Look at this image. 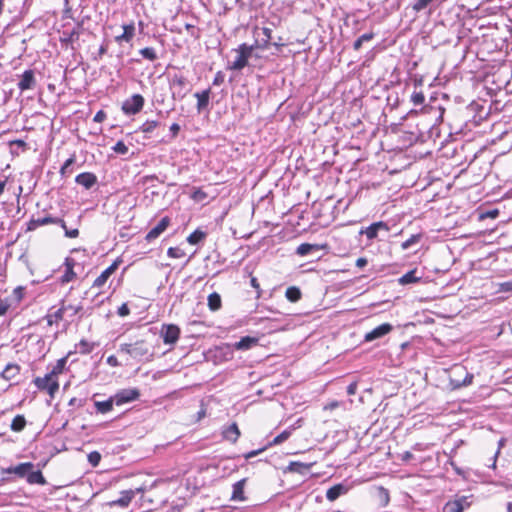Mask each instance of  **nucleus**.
Listing matches in <instances>:
<instances>
[{
	"label": "nucleus",
	"instance_id": "nucleus-33",
	"mask_svg": "<svg viewBox=\"0 0 512 512\" xmlns=\"http://www.w3.org/2000/svg\"><path fill=\"white\" fill-rule=\"evenodd\" d=\"M26 426V419L23 415H17L13 418L10 428L14 432H21Z\"/></svg>",
	"mask_w": 512,
	"mask_h": 512
},
{
	"label": "nucleus",
	"instance_id": "nucleus-64",
	"mask_svg": "<svg viewBox=\"0 0 512 512\" xmlns=\"http://www.w3.org/2000/svg\"><path fill=\"white\" fill-rule=\"evenodd\" d=\"M170 131H171V133H172V136H173V137H176V136H177V134H178V133H179V131H180V126H179V124H177V123H173V124L170 126Z\"/></svg>",
	"mask_w": 512,
	"mask_h": 512
},
{
	"label": "nucleus",
	"instance_id": "nucleus-22",
	"mask_svg": "<svg viewBox=\"0 0 512 512\" xmlns=\"http://www.w3.org/2000/svg\"><path fill=\"white\" fill-rule=\"evenodd\" d=\"M421 279V277L416 275V270H411L404 274L403 276L399 277L396 282L401 285H408L418 282ZM390 284H395L394 280L389 281Z\"/></svg>",
	"mask_w": 512,
	"mask_h": 512
},
{
	"label": "nucleus",
	"instance_id": "nucleus-57",
	"mask_svg": "<svg viewBox=\"0 0 512 512\" xmlns=\"http://www.w3.org/2000/svg\"><path fill=\"white\" fill-rule=\"evenodd\" d=\"M499 291L509 292L512 291V281H507L499 284Z\"/></svg>",
	"mask_w": 512,
	"mask_h": 512
},
{
	"label": "nucleus",
	"instance_id": "nucleus-31",
	"mask_svg": "<svg viewBox=\"0 0 512 512\" xmlns=\"http://www.w3.org/2000/svg\"><path fill=\"white\" fill-rule=\"evenodd\" d=\"M27 482L29 484H40L44 485L46 483V480L44 476L42 475L40 470L37 471H30L27 475Z\"/></svg>",
	"mask_w": 512,
	"mask_h": 512
},
{
	"label": "nucleus",
	"instance_id": "nucleus-9",
	"mask_svg": "<svg viewBox=\"0 0 512 512\" xmlns=\"http://www.w3.org/2000/svg\"><path fill=\"white\" fill-rule=\"evenodd\" d=\"M471 502L469 497L462 496L453 501H449L444 506V512H463L466 508L470 507Z\"/></svg>",
	"mask_w": 512,
	"mask_h": 512
},
{
	"label": "nucleus",
	"instance_id": "nucleus-21",
	"mask_svg": "<svg viewBox=\"0 0 512 512\" xmlns=\"http://www.w3.org/2000/svg\"><path fill=\"white\" fill-rule=\"evenodd\" d=\"M258 344V338L245 336L242 337L238 342H236L233 346L236 350H249L255 345Z\"/></svg>",
	"mask_w": 512,
	"mask_h": 512
},
{
	"label": "nucleus",
	"instance_id": "nucleus-14",
	"mask_svg": "<svg viewBox=\"0 0 512 512\" xmlns=\"http://www.w3.org/2000/svg\"><path fill=\"white\" fill-rule=\"evenodd\" d=\"M350 490V485L346 483H339L332 487H330L326 492V498L333 502L338 499L340 496L345 495Z\"/></svg>",
	"mask_w": 512,
	"mask_h": 512
},
{
	"label": "nucleus",
	"instance_id": "nucleus-16",
	"mask_svg": "<svg viewBox=\"0 0 512 512\" xmlns=\"http://www.w3.org/2000/svg\"><path fill=\"white\" fill-rule=\"evenodd\" d=\"M75 181L77 184L83 186L85 189H90L97 183V177L90 172H84L76 176Z\"/></svg>",
	"mask_w": 512,
	"mask_h": 512
},
{
	"label": "nucleus",
	"instance_id": "nucleus-38",
	"mask_svg": "<svg viewBox=\"0 0 512 512\" xmlns=\"http://www.w3.org/2000/svg\"><path fill=\"white\" fill-rule=\"evenodd\" d=\"M139 54L146 60L155 61L158 59L156 50L153 47H145L139 50Z\"/></svg>",
	"mask_w": 512,
	"mask_h": 512
},
{
	"label": "nucleus",
	"instance_id": "nucleus-8",
	"mask_svg": "<svg viewBox=\"0 0 512 512\" xmlns=\"http://www.w3.org/2000/svg\"><path fill=\"white\" fill-rule=\"evenodd\" d=\"M48 224H59L63 229H66V223L63 219L55 218L52 216H45L37 219H32L29 222L28 229L34 230L40 226L48 225Z\"/></svg>",
	"mask_w": 512,
	"mask_h": 512
},
{
	"label": "nucleus",
	"instance_id": "nucleus-50",
	"mask_svg": "<svg viewBox=\"0 0 512 512\" xmlns=\"http://www.w3.org/2000/svg\"><path fill=\"white\" fill-rule=\"evenodd\" d=\"M112 150L118 154H126L128 152V147L123 141H118L113 147Z\"/></svg>",
	"mask_w": 512,
	"mask_h": 512
},
{
	"label": "nucleus",
	"instance_id": "nucleus-18",
	"mask_svg": "<svg viewBox=\"0 0 512 512\" xmlns=\"http://www.w3.org/2000/svg\"><path fill=\"white\" fill-rule=\"evenodd\" d=\"M66 270L65 273L61 277L62 283L71 282L76 278V273L74 272L75 260L72 258H66L65 260Z\"/></svg>",
	"mask_w": 512,
	"mask_h": 512
},
{
	"label": "nucleus",
	"instance_id": "nucleus-6",
	"mask_svg": "<svg viewBox=\"0 0 512 512\" xmlns=\"http://www.w3.org/2000/svg\"><path fill=\"white\" fill-rule=\"evenodd\" d=\"M140 392L136 388L122 389L118 391L114 396V402L117 406L123 405L135 401L139 398Z\"/></svg>",
	"mask_w": 512,
	"mask_h": 512
},
{
	"label": "nucleus",
	"instance_id": "nucleus-35",
	"mask_svg": "<svg viewBox=\"0 0 512 512\" xmlns=\"http://www.w3.org/2000/svg\"><path fill=\"white\" fill-rule=\"evenodd\" d=\"M63 38H61V41L65 44H72L75 41L79 39L80 36V30L78 28H74L71 32L64 31L63 32Z\"/></svg>",
	"mask_w": 512,
	"mask_h": 512
},
{
	"label": "nucleus",
	"instance_id": "nucleus-61",
	"mask_svg": "<svg viewBox=\"0 0 512 512\" xmlns=\"http://www.w3.org/2000/svg\"><path fill=\"white\" fill-rule=\"evenodd\" d=\"M106 362L111 367H118V366H120V363H119L118 359L114 355H110L107 358Z\"/></svg>",
	"mask_w": 512,
	"mask_h": 512
},
{
	"label": "nucleus",
	"instance_id": "nucleus-1",
	"mask_svg": "<svg viewBox=\"0 0 512 512\" xmlns=\"http://www.w3.org/2000/svg\"><path fill=\"white\" fill-rule=\"evenodd\" d=\"M119 352L126 353L137 360H149L153 356L151 348L145 340H137L133 343H122L119 346Z\"/></svg>",
	"mask_w": 512,
	"mask_h": 512
},
{
	"label": "nucleus",
	"instance_id": "nucleus-13",
	"mask_svg": "<svg viewBox=\"0 0 512 512\" xmlns=\"http://www.w3.org/2000/svg\"><path fill=\"white\" fill-rule=\"evenodd\" d=\"M123 32L120 35L115 36L114 40L116 43L121 44L123 42L129 43L135 36V23L132 21L128 24L122 25Z\"/></svg>",
	"mask_w": 512,
	"mask_h": 512
},
{
	"label": "nucleus",
	"instance_id": "nucleus-20",
	"mask_svg": "<svg viewBox=\"0 0 512 512\" xmlns=\"http://www.w3.org/2000/svg\"><path fill=\"white\" fill-rule=\"evenodd\" d=\"M380 230H384V222L383 221H378V222L372 223L366 229L361 230L360 234L366 235L368 240H372L377 237L378 232Z\"/></svg>",
	"mask_w": 512,
	"mask_h": 512
},
{
	"label": "nucleus",
	"instance_id": "nucleus-25",
	"mask_svg": "<svg viewBox=\"0 0 512 512\" xmlns=\"http://www.w3.org/2000/svg\"><path fill=\"white\" fill-rule=\"evenodd\" d=\"M323 248H326V245L302 243L297 247L296 253L300 256H306L311 251H319Z\"/></svg>",
	"mask_w": 512,
	"mask_h": 512
},
{
	"label": "nucleus",
	"instance_id": "nucleus-63",
	"mask_svg": "<svg viewBox=\"0 0 512 512\" xmlns=\"http://www.w3.org/2000/svg\"><path fill=\"white\" fill-rule=\"evenodd\" d=\"M271 45L276 47L278 51L285 45L282 37H278L277 41L271 42Z\"/></svg>",
	"mask_w": 512,
	"mask_h": 512
},
{
	"label": "nucleus",
	"instance_id": "nucleus-42",
	"mask_svg": "<svg viewBox=\"0 0 512 512\" xmlns=\"http://www.w3.org/2000/svg\"><path fill=\"white\" fill-rule=\"evenodd\" d=\"M421 236L419 234L411 235L410 238L402 242L401 247L403 250L409 249L413 245L419 242Z\"/></svg>",
	"mask_w": 512,
	"mask_h": 512
},
{
	"label": "nucleus",
	"instance_id": "nucleus-49",
	"mask_svg": "<svg viewBox=\"0 0 512 512\" xmlns=\"http://www.w3.org/2000/svg\"><path fill=\"white\" fill-rule=\"evenodd\" d=\"M432 1L433 0H416L415 3L413 4V9L416 12L422 11L425 8H427Z\"/></svg>",
	"mask_w": 512,
	"mask_h": 512
},
{
	"label": "nucleus",
	"instance_id": "nucleus-52",
	"mask_svg": "<svg viewBox=\"0 0 512 512\" xmlns=\"http://www.w3.org/2000/svg\"><path fill=\"white\" fill-rule=\"evenodd\" d=\"M101 456L98 452H91L88 455V460L92 466H97L100 462Z\"/></svg>",
	"mask_w": 512,
	"mask_h": 512
},
{
	"label": "nucleus",
	"instance_id": "nucleus-40",
	"mask_svg": "<svg viewBox=\"0 0 512 512\" xmlns=\"http://www.w3.org/2000/svg\"><path fill=\"white\" fill-rule=\"evenodd\" d=\"M70 354H71V352H69L66 357L59 359L57 361L56 365L53 367L52 371L50 372L51 375H53L56 379H57V375L63 372L66 362H67V357Z\"/></svg>",
	"mask_w": 512,
	"mask_h": 512
},
{
	"label": "nucleus",
	"instance_id": "nucleus-34",
	"mask_svg": "<svg viewBox=\"0 0 512 512\" xmlns=\"http://www.w3.org/2000/svg\"><path fill=\"white\" fill-rule=\"evenodd\" d=\"M66 313V307L64 304L57 309L54 313L48 315V324L52 325L53 323H58L63 320L64 314Z\"/></svg>",
	"mask_w": 512,
	"mask_h": 512
},
{
	"label": "nucleus",
	"instance_id": "nucleus-17",
	"mask_svg": "<svg viewBox=\"0 0 512 512\" xmlns=\"http://www.w3.org/2000/svg\"><path fill=\"white\" fill-rule=\"evenodd\" d=\"M312 465H313L312 463H302V462H298V461H292L289 463V465L285 469V472L298 473L301 475H305L309 472Z\"/></svg>",
	"mask_w": 512,
	"mask_h": 512
},
{
	"label": "nucleus",
	"instance_id": "nucleus-29",
	"mask_svg": "<svg viewBox=\"0 0 512 512\" xmlns=\"http://www.w3.org/2000/svg\"><path fill=\"white\" fill-rule=\"evenodd\" d=\"M113 404H115L113 397H110L106 401H96L95 407L97 412L105 414L112 410Z\"/></svg>",
	"mask_w": 512,
	"mask_h": 512
},
{
	"label": "nucleus",
	"instance_id": "nucleus-36",
	"mask_svg": "<svg viewBox=\"0 0 512 512\" xmlns=\"http://www.w3.org/2000/svg\"><path fill=\"white\" fill-rule=\"evenodd\" d=\"M285 296L290 302H297L301 299V291L298 287L291 286L286 289Z\"/></svg>",
	"mask_w": 512,
	"mask_h": 512
},
{
	"label": "nucleus",
	"instance_id": "nucleus-46",
	"mask_svg": "<svg viewBox=\"0 0 512 512\" xmlns=\"http://www.w3.org/2000/svg\"><path fill=\"white\" fill-rule=\"evenodd\" d=\"M291 435V432L289 430H285L282 433H280L278 436H276L273 441L271 442V445H278L286 441Z\"/></svg>",
	"mask_w": 512,
	"mask_h": 512
},
{
	"label": "nucleus",
	"instance_id": "nucleus-51",
	"mask_svg": "<svg viewBox=\"0 0 512 512\" xmlns=\"http://www.w3.org/2000/svg\"><path fill=\"white\" fill-rule=\"evenodd\" d=\"M411 98L415 105H421L425 101V96L422 92H414Z\"/></svg>",
	"mask_w": 512,
	"mask_h": 512
},
{
	"label": "nucleus",
	"instance_id": "nucleus-60",
	"mask_svg": "<svg viewBox=\"0 0 512 512\" xmlns=\"http://www.w3.org/2000/svg\"><path fill=\"white\" fill-rule=\"evenodd\" d=\"M64 231H65V236L68 237V238H76L79 235V230L78 229H71V230H69L66 227V229H64Z\"/></svg>",
	"mask_w": 512,
	"mask_h": 512
},
{
	"label": "nucleus",
	"instance_id": "nucleus-27",
	"mask_svg": "<svg viewBox=\"0 0 512 512\" xmlns=\"http://www.w3.org/2000/svg\"><path fill=\"white\" fill-rule=\"evenodd\" d=\"M134 491L126 490L121 493V497L111 502V505H117L120 507H127L134 497Z\"/></svg>",
	"mask_w": 512,
	"mask_h": 512
},
{
	"label": "nucleus",
	"instance_id": "nucleus-12",
	"mask_svg": "<svg viewBox=\"0 0 512 512\" xmlns=\"http://www.w3.org/2000/svg\"><path fill=\"white\" fill-rule=\"evenodd\" d=\"M20 91L34 89L36 86V79L33 70H25L21 75V79L17 84Z\"/></svg>",
	"mask_w": 512,
	"mask_h": 512
},
{
	"label": "nucleus",
	"instance_id": "nucleus-19",
	"mask_svg": "<svg viewBox=\"0 0 512 512\" xmlns=\"http://www.w3.org/2000/svg\"><path fill=\"white\" fill-rule=\"evenodd\" d=\"M20 374V366L15 363H9L1 372V377L6 381L14 380Z\"/></svg>",
	"mask_w": 512,
	"mask_h": 512
},
{
	"label": "nucleus",
	"instance_id": "nucleus-41",
	"mask_svg": "<svg viewBox=\"0 0 512 512\" xmlns=\"http://www.w3.org/2000/svg\"><path fill=\"white\" fill-rule=\"evenodd\" d=\"M159 125L157 120H147L142 124L139 130L143 133H151L155 130V128Z\"/></svg>",
	"mask_w": 512,
	"mask_h": 512
},
{
	"label": "nucleus",
	"instance_id": "nucleus-56",
	"mask_svg": "<svg viewBox=\"0 0 512 512\" xmlns=\"http://www.w3.org/2000/svg\"><path fill=\"white\" fill-rule=\"evenodd\" d=\"M250 283H251V286H252L253 288H255V289H256V291H257V296H256V298H260V297H261V292H262V290H261V288H260V284H259V282H258L257 278L252 277V278H251Z\"/></svg>",
	"mask_w": 512,
	"mask_h": 512
},
{
	"label": "nucleus",
	"instance_id": "nucleus-55",
	"mask_svg": "<svg viewBox=\"0 0 512 512\" xmlns=\"http://www.w3.org/2000/svg\"><path fill=\"white\" fill-rule=\"evenodd\" d=\"M118 315L121 316V317H125L127 315H129L130 313V309L128 307V305L126 303H123L119 308H118V311H117Z\"/></svg>",
	"mask_w": 512,
	"mask_h": 512
},
{
	"label": "nucleus",
	"instance_id": "nucleus-30",
	"mask_svg": "<svg viewBox=\"0 0 512 512\" xmlns=\"http://www.w3.org/2000/svg\"><path fill=\"white\" fill-rule=\"evenodd\" d=\"M95 346V343L83 339L78 344H76V352L82 355H86L91 353L94 350Z\"/></svg>",
	"mask_w": 512,
	"mask_h": 512
},
{
	"label": "nucleus",
	"instance_id": "nucleus-58",
	"mask_svg": "<svg viewBox=\"0 0 512 512\" xmlns=\"http://www.w3.org/2000/svg\"><path fill=\"white\" fill-rule=\"evenodd\" d=\"M185 29H186L187 32L190 33V35L192 37H194V38H198L199 37V33L196 31L194 25L187 23V24H185Z\"/></svg>",
	"mask_w": 512,
	"mask_h": 512
},
{
	"label": "nucleus",
	"instance_id": "nucleus-43",
	"mask_svg": "<svg viewBox=\"0 0 512 512\" xmlns=\"http://www.w3.org/2000/svg\"><path fill=\"white\" fill-rule=\"evenodd\" d=\"M259 31H261L263 38L270 40V41L272 40V38H273L272 37V29L270 27H262V28L256 27L255 34L257 37H260Z\"/></svg>",
	"mask_w": 512,
	"mask_h": 512
},
{
	"label": "nucleus",
	"instance_id": "nucleus-39",
	"mask_svg": "<svg viewBox=\"0 0 512 512\" xmlns=\"http://www.w3.org/2000/svg\"><path fill=\"white\" fill-rule=\"evenodd\" d=\"M384 335V324L379 325L374 330L368 332L364 339L366 342H370L376 338H379Z\"/></svg>",
	"mask_w": 512,
	"mask_h": 512
},
{
	"label": "nucleus",
	"instance_id": "nucleus-26",
	"mask_svg": "<svg viewBox=\"0 0 512 512\" xmlns=\"http://www.w3.org/2000/svg\"><path fill=\"white\" fill-rule=\"evenodd\" d=\"M223 436L226 440L235 443L240 436V431L237 424L232 423L229 427H227L223 432Z\"/></svg>",
	"mask_w": 512,
	"mask_h": 512
},
{
	"label": "nucleus",
	"instance_id": "nucleus-37",
	"mask_svg": "<svg viewBox=\"0 0 512 512\" xmlns=\"http://www.w3.org/2000/svg\"><path fill=\"white\" fill-rule=\"evenodd\" d=\"M206 238V233L197 229L187 237V242L196 245Z\"/></svg>",
	"mask_w": 512,
	"mask_h": 512
},
{
	"label": "nucleus",
	"instance_id": "nucleus-59",
	"mask_svg": "<svg viewBox=\"0 0 512 512\" xmlns=\"http://www.w3.org/2000/svg\"><path fill=\"white\" fill-rule=\"evenodd\" d=\"M108 51V44L107 43H103L99 50H98V54L97 56L95 57V59H101L103 55H105Z\"/></svg>",
	"mask_w": 512,
	"mask_h": 512
},
{
	"label": "nucleus",
	"instance_id": "nucleus-32",
	"mask_svg": "<svg viewBox=\"0 0 512 512\" xmlns=\"http://www.w3.org/2000/svg\"><path fill=\"white\" fill-rule=\"evenodd\" d=\"M221 296L213 292L208 296V307L211 311H217L221 308Z\"/></svg>",
	"mask_w": 512,
	"mask_h": 512
},
{
	"label": "nucleus",
	"instance_id": "nucleus-47",
	"mask_svg": "<svg viewBox=\"0 0 512 512\" xmlns=\"http://www.w3.org/2000/svg\"><path fill=\"white\" fill-rule=\"evenodd\" d=\"M270 45H271V41L270 40H267L265 38L259 39V37H257V39L255 40V43L252 46H254V50L256 48H259V49H262V50H266V49L269 48Z\"/></svg>",
	"mask_w": 512,
	"mask_h": 512
},
{
	"label": "nucleus",
	"instance_id": "nucleus-10",
	"mask_svg": "<svg viewBox=\"0 0 512 512\" xmlns=\"http://www.w3.org/2000/svg\"><path fill=\"white\" fill-rule=\"evenodd\" d=\"M120 264V260H115L109 267H107L93 282L92 287L94 288H102L110 276L117 270Z\"/></svg>",
	"mask_w": 512,
	"mask_h": 512
},
{
	"label": "nucleus",
	"instance_id": "nucleus-5",
	"mask_svg": "<svg viewBox=\"0 0 512 512\" xmlns=\"http://www.w3.org/2000/svg\"><path fill=\"white\" fill-rule=\"evenodd\" d=\"M144 102L142 95L134 94L123 102L122 111L126 115H135L143 109Z\"/></svg>",
	"mask_w": 512,
	"mask_h": 512
},
{
	"label": "nucleus",
	"instance_id": "nucleus-11",
	"mask_svg": "<svg viewBox=\"0 0 512 512\" xmlns=\"http://www.w3.org/2000/svg\"><path fill=\"white\" fill-rule=\"evenodd\" d=\"M34 465L31 462L20 463L14 467H8L2 469V474H15L21 478L26 477L28 473L33 469Z\"/></svg>",
	"mask_w": 512,
	"mask_h": 512
},
{
	"label": "nucleus",
	"instance_id": "nucleus-3",
	"mask_svg": "<svg viewBox=\"0 0 512 512\" xmlns=\"http://www.w3.org/2000/svg\"><path fill=\"white\" fill-rule=\"evenodd\" d=\"M235 51L237 53V56L235 60L232 62V64L229 66V69L240 71L248 65L249 58L253 56L254 46H250L246 43H243L239 45Z\"/></svg>",
	"mask_w": 512,
	"mask_h": 512
},
{
	"label": "nucleus",
	"instance_id": "nucleus-23",
	"mask_svg": "<svg viewBox=\"0 0 512 512\" xmlns=\"http://www.w3.org/2000/svg\"><path fill=\"white\" fill-rule=\"evenodd\" d=\"M245 484H246V479L244 478V479L237 481L233 485V492H232V496H231L232 500H235V501L245 500V497H244Z\"/></svg>",
	"mask_w": 512,
	"mask_h": 512
},
{
	"label": "nucleus",
	"instance_id": "nucleus-28",
	"mask_svg": "<svg viewBox=\"0 0 512 512\" xmlns=\"http://www.w3.org/2000/svg\"><path fill=\"white\" fill-rule=\"evenodd\" d=\"M172 86L173 87H178L179 90L177 91V94L180 98H183L185 95H186V91H183V88L186 86L187 84V79L182 76V75H175L173 78H172Z\"/></svg>",
	"mask_w": 512,
	"mask_h": 512
},
{
	"label": "nucleus",
	"instance_id": "nucleus-7",
	"mask_svg": "<svg viewBox=\"0 0 512 512\" xmlns=\"http://www.w3.org/2000/svg\"><path fill=\"white\" fill-rule=\"evenodd\" d=\"M161 336L165 344H175L180 336V329L174 324L163 325Z\"/></svg>",
	"mask_w": 512,
	"mask_h": 512
},
{
	"label": "nucleus",
	"instance_id": "nucleus-48",
	"mask_svg": "<svg viewBox=\"0 0 512 512\" xmlns=\"http://www.w3.org/2000/svg\"><path fill=\"white\" fill-rule=\"evenodd\" d=\"M191 198L195 201L201 202L207 198V193L200 188H195Z\"/></svg>",
	"mask_w": 512,
	"mask_h": 512
},
{
	"label": "nucleus",
	"instance_id": "nucleus-44",
	"mask_svg": "<svg viewBox=\"0 0 512 512\" xmlns=\"http://www.w3.org/2000/svg\"><path fill=\"white\" fill-rule=\"evenodd\" d=\"M75 163V155H72L70 158H68L63 166L60 169V173L62 176H65L66 174H69L71 171L69 170L70 166H72Z\"/></svg>",
	"mask_w": 512,
	"mask_h": 512
},
{
	"label": "nucleus",
	"instance_id": "nucleus-15",
	"mask_svg": "<svg viewBox=\"0 0 512 512\" xmlns=\"http://www.w3.org/2000/svg\"><path fill=\"white\" fill-rule=\"evenodd\" d=\"M170 223V219L168 217H163L159 223L154 227L152 228L146 235V240L148 242H151L153 240H155L156 238H158L168 227Z\"/></svg>",
	"mask_w": 512,
	"mask_h": 512
},
{
	"label": "nucleus",
	"instance_id": "nucleus-2",
	"mask_svg": "<svg viewBox=\"0 0 512 512\" xmlns=\"http://www.w3.org/2000/svg\"><path fill=\"white\" fill-rule=\"evenodd\" d=\"M473 374L469 373L462 365H455L450 371V385L452 389H459L472 384Z\"/></svg>",
	"mask_w": 512,
	"mask_h": 512
},
{
	"label": "nucleus",
	"instance_id": "nucleus-62",
	"mask_svg": "<svg viewBox=\"0 0 512 512\" xmlns=\"http://www.w3.org/2000/svg\"><path fill=\"white\" fill-rule=\"evenodd\" d=\"M105 119H106V113H105L104 111L100 110V111H98V112L95 114V116H94V119H93V120H94L95 122L100 123V122H103Z\"/></svg>",
	"mask_w": 512,
	"mask_h": 512
},
{
	"label": "nucleus",
	"instance_id": "nucleus-54",
	"mask_svg": "<svg viewBox=\"0 0 512 512\" xmlns=\"http://www.w3.org/2000/svg\"><path fill=\"white\" fill-rule=\"evenodd\" d=\"M65 307H66V312H69L70 317L75 316L82 308L81 306H73V305H65Z\"/></svg>",
	"mask_w": 512,
	"mask_h": 512
},
{
	"label": "nucleus",
	"instance_id": "nucleus-24",
	"mask_svg": "<svg viewBox=\"0 0 512 512\" xmlns=\"http://www.w3.org/2000/svg\"><path fill=\"white\" fill-rule=\"evenodd\" d=\"M195 97L197 98V110L198 112H201L207 108L209 104L210 89L195 93Z\"/></svg>",
	"mask_w": 512,
	"mask_h": 512
},
{
	"label": "nucleus",
	"instance_id": "nucleus-4",
	"mask_svg": "<svg viewBox=\"0 0 512 512\" xmlns=\"http://www.w3.org/2000/svg\"><path fill=\"white\" fill-rule=\"evenodd\" d=\"M33 382L39 390H46L51 397L59 389V383L51 373L46 374L44 377H37Z\"/></svg>",
	"mask_w": 512,
	"mask_h": 512
},
{
	"label": "nucleus",
	"instance_id": "nucleus-53",
	"mask_svg": "<svg viewBox=\"0 0 512 512\" xmlns=\"http://www.w3.org/2000/svg\"><path fill=\"white\" fill-rule=\"evenodd\" d=\"M225 75L222 71H218L213 79V85L214 86H220L224 83Z\"/></svg>",
	"mask_w": 512,
	"mask_h": 512
},
{
	"label": "nucleus",
	"instance_id": "nucleus-45",
	"mask_svg": "<svg viewBox=\"0 0 512 512\" xmlns=\"http://www.w3.org/2000/svg\"><path fill=\"white\" fill-rule=\"evenodd\" d=\"M167 254L171 258H182L185 256L184 250L179 247H170Z\"/></svg>",
	"mask_w": 512,
	"mask_h": 512
}]
</instances>
